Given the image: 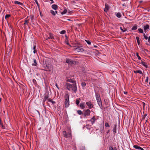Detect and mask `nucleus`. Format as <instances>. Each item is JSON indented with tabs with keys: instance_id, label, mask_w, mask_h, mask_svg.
Here are the masks:
<instances>
[{
	"instance_id": "f257e3e1",
	"label": "nucleus",
	"mask_w": 150,
	"mask_h": 150,
	"mask_svg": "<svg viewBox=\"0 0 150 150\" xmlns=\"http://www.w3.org/2000/svg\"><path fill=\"white\" fill-rule=\"evenodd\" d=\"M66 87L67 89L69 91H72L75 93L77 91V88L76 83H74L73 84H71L69 83H66Z\"/></svg>"
},
{
	"instance_id": "f03ea898",
	"label": "nucleus",
	"mask_w": 150,
	"mask_h": 150,
	"mask_svg": "<svg viewBox=\"0 0 150 150\" xmlns=\"http://www.w3.org/2000/svg\"><path fill=\"white\" fill-rule=\"evenodd\" d=\"M96 97L98 105L101 109H103V105L100 95L98 93H96Z\"/></svg>"
},
{
	"instance_id": "7ed1b4c3",
	"label": "nucleus",
	"mask_w": 150,
	"mask_h": 150,
	"mask_svg": "<svg viewBox=\"0 0 150 150\" xmlns=\"http://www.w3.org/2000/svg\"><path fill=\"white\" fill-rule=\"evenodd\" d=\"M69 105V96L68 94L66 95L65 100V106L66 108H67Z\"/></svg>"
},
{
	"instance_id": "20e7f679",
	"label": "nucleus",
	"mask_w": 150,
	"mask_h": 150,
	"mask_svg": "<svg viewBox=\"0 0 150 150\" xmlns=\"http://www.w3.org/2000/svg\"><path fill=\"white\" fill-rule=\"evenodd\" d=\"M74 50L77 52H82L84 51L81 47L78 46L74 48Z\"/></svg>"
},
{
	"instance_id": "39448f33",
	"label": "nucleus",
	"mask_w": 150,
	"mask_h": 150,
	"mask_svg": "<svg viewBox=\"0 0 150 150\" xmlns=\"http://www.w3.org/2000/svg\"><path fill=\"white\" fill-rule=\"evenodd\" d=\"M86 104L88 106V108L89 109H91L93 108L94 106V105L91 101L87 102H86Z\"/></svg>"
},
{
	"instance_id": "423d86ee",
	"label": "nucleus",
	"mask_w": 150,
	"mask_h": 150,
	"mask_svg": "<svg viewBox=\"0 0 150 150\" xmlns=\"http://www.w3.org/2000/svg\"><path fill=\"white\" fill-rule=\"evenodd\" d=\"M50 98H49V95L48 93H45L44 97V99L43 100V102H45L47 100H49Z\"/></svg>"
},
{
	"instance_id": "0eeeda50",
	"label": "nucleus",
	"mask_w": 150,
	"mask_h": 150,
	"mask_svg": "<svg viewBox=\"0 0 150 150\" xmlns=\"http://www.w3.org/2000/svg\"><path fill=\"white\" fill-rule=\"evenodd\" d=\"M91 111L90 110L88 109L85 110L84 112L83 115L84 116H89L90 115Z\"/></svg>"
},
{
	"instance_id": "6e6552de",
	"label": "nucleus",
	"mask_w": 150,
	"mask_h": 150,
	"mask_svg": "<svg viewBox=\"0 0 150 150\" xmlns=\"http://www.w3.org/2000/svg\"><path fill=\"white\" fill-rule=\"evenodd\" d=\"M45 69L44 70L46 71H50L52 70V68L49 65H46L45 66H44Z\"/></svg>"
},
{
	"instance_id": "1a4fd4ad",
	"label": "nucleus",
	"mask_w": 150,
	"mask_h": 150,
	"mask_svg": "<svg viewBox=\"0 0 150 150\" xmlns=\"http://www.w3.org/2000/svg\"><path fill=\"white\" fill-rule=\"evenodd\" d=\"M66 62L67 63L69 64H73L75 63V62L69 59H67L66 60Z\"/></svg>"
},
{
	"instance_id": "9d476101",
	"label": "nucleus",
	"mask_w": 150,
	"mask_h": 150,
	"mask_svg": "<svg viewBox=\"0 0 150 150\" xmlns=\"http://www.w3.org/2000/svg\"><path fill=\"white\" fill-rule=\"evenodd\" d=\"M141 64H142L145 68H147L148 67V66L147 65V64L145 62H144V59H142V60H141Z\"/></svg>"
},
{
	"instance_id": "9b49d317",
	"label": "nucleus",
	"mask_w": 150,
	"mask_h": 150,
	"mask_svg": "<svg viewBox=\"0 0 150 150\" xmlns=\"http://www.w3.org/2000/svg\"><path fill=\"white\" fill-rule=\"evenodd\" d=\"M63 134L64 137L66 138H67L68 137H71V133H69L68 134H67L66 132L65 131L63 132Z\"/></svg>"
},
{
	"instance_id": "f8f14e48",
	"label": "nucleus",
	"mask_w": 150,
	"mask_h": 150,
	"mask_svg": "<svg viewBox=\"0 0 150 150\" xmlns=\"http://www.w3.org/2000/svg\"><path fill=\"white\" fill-rule=\"evenodd\" d=\"M96 120V119L95 117V116H93L92 118L90 120V121H91L92 124L94 123L95 120Z\"/></svg>"
},
{
	"instance_id": "ddd939ff",
	"label": "nucleus",
	"mask_w": 150,
	"mask_h": 150,
	"mask_svg": "<svg viewBox=\"0 0 150 150\" xmlns=\"http://www.w3.org/2000/svg\"><path fill=\"white\" fill-rule=\"evenodd\" d=\"M49 35H50V37L46 38V40H47V39H54V36L53 35V34L52 33H50Z\"/></svg>"
},
{
	"instance_id": "4468645a",
	"label": "nucleus",
	"mask_w": 150,
	"mask_h": 150,
	"mask_svg": "<svg viewBox=\"0 0 150 150\" xmlns=\"http://www.w3.org/2000/svg\"><path fill=\"white\" fill-rule=\"evenodd\" d=\"M84 104V103H81L80 104L79 107L81 108V109H83L84 108L85 106Z\"/></svg>"
},
{
	"instance_id": "2eb2a0df",
	"label": "nucleus",
	"mask_w": 150,
	"mask_h": 150,
	"mask_svg": "<svg viewBox=\"0 0 150 150\" xmlns=\"http://www.w3.org/2000/svg\"><path fill=\"white\" fill-rule=\"evenodd\" d=\"M52 8L55 10H57V6L56 4H53L52 6Z\"/></svg>"
},
{
	"instance_id": "dca6fc26",
	"label": "nucleus",
	"mask_w": 150,
	"mask_h": 150,
	"mask_svg": "<svg viewBox=\"0 0 150 150\" xmlns=\"http://www.w3.org/2000/svg\"><path fill=\"white\" fill-rule=\"evenodd\" d=\"M116 126L117 125H115L113 129V131L114 134H115L116 132Z\"/></svg>"
},
{
	"instance_id": "f3484780",
	"label": "nucleus",
	"mask_w": 150,
	"mask_h": 150,
	"mask_svg": "<svg viewBox=\"0 0 150 150\" xmlns=\"http://www.w3.org/2000/svg\"><path fill=\"white\" fill-rule=\"evenodd\" d=\"M67 82H71V83H73V84L74 83H76V82L75 81H74V80H72V79H68L67 80Z\"/></svg>"
},
{
	"instance_id": "a211bd4d",
	"label": "nucleus",
	"mask_w": 150,
	"mask_h": 150,
	"mask_svg": "<svg viewBox=\"0 0 150 150\" xmlns=\"http://www.w3.org/2000/svg\"><path fill=\"white\" fill-rule=\"evenodd\" d=\"M105 7L104 8V11L105 12H107L108 10L109 9V7L107 4H105Z\"/></svg>"
},
{
	"instance_id": "6ab92c4d",
	"label": "nucleus",
	"mask_w": 150,
	"mask_h": 150,
	"mask_svg": "<svg viewBox=\"0 0 150 150\" xmlns=\"http://www.w3.org/2000/svg\"><path fill=\"white\" fill-rule=\"evenodd\" d=\"M134 147V148L136 149H138L141 150L142 148L141 147L137 146V145H135L133 146Z\"/></svg>"
},
{
	"instance_id": "aec40b11",
	"label": "nucleus",
	"mask_w": 150,
	"mask_h": 150,
	"mask_svg": "<svg viewBox=\"0 0 150 150\" xmlns=\"http://www.w3.org/2000/svg\"><path fill=\"white\" fill-rule=\"evenodd\" d=\"M14 4H17L19 5L20 6H22L23 5V4L22 3H21L20 2L18 1H15L14 2Z\"/></svg>"
},
{
	"instance_id": "412c9836",
	"label": "nucleus",
	"mask_w": 150,
	"mask_h": 150,
	"mask_svg": "<svg viewBox=\"0 0 150 150\" xmlns=\"http://www.w3.org/2000/svg\"><path fill=\"white\" fill-rule=\"evenodd\" d=\"M134 72L135 73H139L140 74H143V73H142V71L141 70H139L134 71Z\"/></svg>"
},
{
	"instance_id": "4be33fe9",
	"label": "nucleus",
	"mask_w": 150,
	"mask_h": 150,
	"mask_svg": "<svg viewBox=\"0 0 150 150\" xmlns=\"http://www.w3.org/2000/svg\"><path fill=\"white\" fill-rule=\"evenodd\" d=\"M136 38L137 40V43L138 45H139L140 43L139 38L138 37H136Z\"/></svg>"
},
{
	"instance_id": "5701e85b",
	"label": "nucleus",
	"mask_w": 150,
	"mask_h": 150,
	"mask_svg": "<svg viewBox=\"0 0 150 150\" xmlns=\"http://www.w3.org/2000/svg\"><path fill=\"white\" fill-rule=\"evenodd\" d=\"M33 61H34V63L33 64H32V65L34 66H36L37 64L36 61V59H33Z\"/></svg>"
},
{
	"instance_id": "b1692460",
	"label": "nucleus",
	"mask_w": 150,
	"mask_h": 150,
	"mask_svg": "<svg viewBox=\"0 0 150 150\" xmlns=\"http://www.w3.org/2000/svg\"><path fill=\"white\" fill-rule=\"evenodd\" d=\"M67 9H65V10H64V11H62L61 13V14L62 15L66 13H67Z\"/></svg>"
},
{
	"instance_id": "393cba45",
	"label": "nucleus",
	"mask_w": 150,
	"mask_h": 150,
	"mask_svg": "<svg viewBox=\"0 0 150 150\" xmlns=\"http://www.w3.org/2000/svg\"><path fill=\"white\" fill-rule=\"evenodd\" d=\"M116 16L118 18H120L121 16V14L120 13H118L116 14Z\"/></svg>"
},
{
	"instance_id": "a878e982",
	"label": "nucleus",
	"mask_w": 150,
	"mask_h": 150,
	"mask_svg": "<svg viewBox=\"0 0 150 150\" xmlns=\"http://www.w3.org/2000/svg\"><path fill=\"white\" fill-rule=\"evenodd\" d=\"M48 101L51 103L53 104H54L55 103V102L53 100H52L50 99H49Z\"/></svg>"
},
{
	"instance_id": "bb28decb",
	"label": "nucleus",
	"mask_w": 150,
	"mask_h": 150,
	"mask_svg": "<svg viewBox=\"0 0 150 150\" xmlns=\"http://www.w3.org/2000/svg\"><path fill=\"white\" fill-rule=\"evenodd\" d=\"M50 13L53 16H55L56 14V13H55V12L53 10H51L50 11Z\"/></svg>"
},
{
	"instance_id": "cd10ccee",
	"label": "nucleus",
	"mask_w": 150,
	"mask_h": 150,
	"mask_svg": "<svg viewBox=\"0 0 150 150\" xmlns=\"http://www.w3.org/2000/svg\"><path fill=\"white\" fill-rule=\"evenodd\" d=\"M82 87H84L86 86V84L85 82H82L81 84Z\"/></svg>"
},
{
	"instance_id": "c85d7f7f",
	"label": "nucleus",
	"mask_w": 150,
	"mask_h": 150,
	"mask_svg": "<svg viewBox=\"0 0 150 150\" xmlns=\"http://www.w3.org/2000/svg\"><path fill=\"white\" fill-rule=\"evenodd\" d=\"M66 33V31L65 30H63L62 31H61L60 32V33L61 34H65Z\"/></svg>"
},
{
	"instance_id": "c756f323",
	"label": "nucleus",
	"mask_w": 150,
	"mask_h": 150,
	"mask_svg": "<svg viewBox=\"0 0 150 150\" xmlns=\"http://www.w3.org/2000/svg\"><path fill=\"white\" fill-rule=\"evenodd\" d=\"M136 55L137 56V57L138 58V59L140 60L141 59V58L139 56L138 53H136Z\"/></svg>"
},
{
	"instance_id": "7c9ffc66",
	"label": "nucleus",
	"mask_w": 150,
	"mask_h": 150,
	"mask_svg": "<svg viewBox=\"0 0 150 150\" xmlns=\"http://www.w3.org/2000/svg\"><path fill=\"white\" fill-rule=\"evenodd\" d=\"M79 115H81L82 114V112L81 110H78L77 111Z\"/></svg>"
},
{
	"instance_id": "2f4dec72",
	"label": "nucleus",
	"mask_w": 150,
	"mask_h": 150,
	"mask_svg": "<svg viewBox=\"0 0 150 150\" xmlns=\"http://www.w3.org/2000/svg\"><path fill=\"white\" fill-rule=\"evenodd\" d=\"M105 126L107 127H110V125H109L108 123L107 122H106L105 123Z\"/></svg>"
},
{
	"instance_id": "473e14b6",
	"label": "nucleus",
	"mask_w": 150,
	"mask_h": 150,
	"mask_svg": "<svg viewBox=\"0 0 150 150\" xmlns=\"http://www.w3.org/2000/svg\"><path fill=\"white\" fill-rule=\"evenodd\" d=\"M149 25L148 24H146L144 26V28H149Z\"/></svg>"
},
{
	"instance_id": "72a5a7b5",
	"label": "nucleus",
	"mask_w": 150,
	"mask_h": 150,
	"mask_svg": "<svg viewBox=\"0 0 150 150\" xmlns=\"http://www.w3.org/2000/svg\"><path fill=\"white\" fill-rule=\"evenodd\" d=\"M28 20L26 19L25 20V23L24 24V25H25L28 24Z\"/></svg>"
},
{
	"instance_id": "f704fd0d",
	"label": "nucleus",
	"mask_w": 150,
	"mask_h": 150,
	"mask_svg": "<svg viewBox=\"0 0 150 150\" xmlns=\"http://www.w3.org/2000/svg\"><path fill=\"white\" fill-rule=\"evenodd\" d=\"M139 32L142 33H143V30L142 29H139Z\"/></svg>"
},
{
	"instance_id": "c9c22d12",
	"label": "nucleus",
	"mask_w": 150,
	"mask_h": 150,
	"mask_svg": "<svg viewBox=\"0 0 150 150\" xmlns=\"http://www.w3.org/2000/svg\"><path fill=\"white\" fill-rule=\"evenodd\" d=\"M76 105H78L79 104V100L77 99H76Z\"/></svg>"
},
{
	"instance_id": "e433bc0d",
	"label": "nucleus",
	"mask_w": 150,
	"mask_h": 150,
	"mask_svg": "<svg viewBox=\"0 0 150 150\" xmlns=\"http://www.w3.org/2000/svg\"><path fill=\"white\" fill-rule=\"evenodd\" d=\"M10 16V15H9V14L6 15L5 16V18L6 19H7V18H8Z\"/></svg>"
},
{
	"instance_id": "4c0bfd02",
	"label": "nucleus",
	"mask_w": 150,
	"mask_h": 150,
	"mask_svg": "<svg viewBox=\"0 0 150 150\" xmlns=\"http://www.w3.org/2000/svg\"><path fill=\"white\" fill-rule=\"evenodd\" d=\"M85 41L87 43V44H88V45H90L91 44V42L87 40H86Z\"/></svg>"
},
{
	"instance_id": "58836bf2",
	"label": "nucleus",
	"mask_w": 150,
	"mask_h": 150,
	"mask_svg": "<svg viewBox=\"0 0 150 150\" xmlns=\"http://www.w3.org/2000/svg\"><path fill=\"white\" fill-rule=\"evenodd\" d=\"M120 29L123 32H125L127 30L126 29Z\"/></svg>"
},
{
	"instance_id": "ea45409f",
	"label": "nucleus",
	"mask_w": 150,
	"mask_h": 150,
	"mask_svg": "<svg viewBox=\"0 0 150 150\" xmlns=\"http://www.w3.org/2000/svg\"><path fill=\"white\" fill-rule=\"evenodd\" d=\"M100 132H101V133H104V130H103V128H102L100 129Z\"/></svg>"
},
{
	"instance_id": "a19ab883",
	"label": "nucleus",
	"mask_w": 150,
	"mask_h": 150,
	"mask_svg": "<svg viewBox=\"0 0 150 150\" xmlns=\"http://www.w3.org/2000/svg\"><path fill=\"white\" fill-rule=\"evenodd\" d=\"M144 38L146 40H147L148 39V37H147L146 36L145 34H144Z\"/></svg>"
},
{
	"instance_id": "79ce46f5",
	"label": "nucleus",
	"mask_w": 150,
	"mask_h": 150,
	"mask_svg": "<svg viewBox=\"0 0 150 150\" xmlns=\"http://www.w3.org/2000/svg\"><path fill=\"white\" fill-rule=\"evenodd\" d=\"M109 150H114V149L112 147L110 146L109 147Z\"/></svg>"
},
{
	"instance_id": "37998d69",
	"label": "nucleus",
	"mask_w": 150,
	"mask_h": 150,
	"mask_svg": "<svg viewBox=\"0 0 150 150\" xmlns=\"http://www.w3.org/2000/svg\"><path fill=\"white\" fill-rule=\"evenodd\" d=\"M0 125H1L3 129H4V126L3 125V124H2V123L1 122H0Z\"/></svg>"
},
{
	"instance_id": "c03bdc74",
	"label": "nucleus",
	"mask_w": 150,
	"mask_h": 150,
	"mask_svg": "<svg viewBox=\"0 0 150 150\" xmlns=\"http://www.w3.org/2000/svg\"><path fill=\"white\" fill-rule=\"evenodd\" d=\"M137 28V25H135L134 26H133L132 28Z\"/></svg>"
},
{
	"instance_id": "a18cd8bd",
	"label": "nucleus",
	"mask_w": 150,
	"mask_h": 150,
	"mask_svg": "<svg viewBox=\"0 0 150 150\" xmlns=\"http://www.w3.org/2000/svg\"><path fill=\"white\" fill-rule=\"evenodd\" d=\"M34 1H35V2H36V4H37V5L38 6L39 4H38V3L37 0H34Z\"/></svg>"
},
{
	"instance_id": "49530a36",
	"label": "nucleus",
	"mask_w": 150,
	"mask_h": 150,
	"mask_svg": "<svg viewBox=\"0 0 150 150\" xmlns=\"http://www.w3.org/2000/svg\"><path fill=\"white\" fill-rule=\"evenodd\" d=\"M148 77H146V81L147 82H148Z\"/></svg>"
},
{
	"instance_id": "de8ad7c7",
	"label": "nucleus",
	"mask_w": 150,
	"mask_h": 150,
	"mask_svg": "<svg viewBox=\"0 0 150 150\" xmlns=\"http://www.w3.org/2000/svg\"><path fill=\"white\" fill-rule=\"evenodd\" d=\"M71 12L69 10L68 11V13H69V15L71 14Z\"/></svg>"
},
{
	"instance_id": "09e8293b",
	"label": "nucleus",
	"mask_w": 150,
	"mask_h": 150,
	"mask_svg": "<svg viewBox=\"0 0 150 150\" xmlns=\"http://www.w3.org/2000/svg\"><path fill=\"white\" fill-rule=\"evenodd\" d=\"M36 52H37V51H36V50H34V51H33V52L34 54H35V53Z\"/></svg>"
},
{
	"instance_id": "8fccbe9b",
	"label": "nucleus",
	"mask_w": 150,
	"mask_h": 150,
	"mask_svg": "<svg viewBox=\"0 0 150 150\" xmlns=\"http://www.w3.org/2000/svg\"><path fill=\"white\" fill-rule=\"evenodd\" d=\"M35 48H36V46L35 45H34L33 46V50H35Z\"/></svg>"
},
{
	"instance_id": "3c124183",
	"label": "nucleus",
	"mask_w": 150,
	"mask_h": 150,
	"mask_svg": "<svg viewBox=\"0 0 150 150\" xmlns=\"http://www.w3.org/2000/svg\"><path fill=\"white\" fill-rule=\"evenodd\" d=\"M55 86H56V87L58 88V89H59V88L58 87V85L57 83L55 84Z\"/></svg>"
},
{
	"instance_id": "603ef678",
	"label": "nucleus",
	"mask_w": 150,
	"mask_h": 150,
	"mask_svg": "<svg viewBox=\"0 0 150 150\" xmlns=\"http://www.w3.org/2000/svg\"><path fill=\"white\" fill-rule=\"evenodd\" d=\"M148 41L149 42H150V36H149V39H148Z\"/></svg>"
},
{
	"instance_id": "864d4df0",
	"label": "nucleus",
	"mask_w": 150,
	"mask_h": 150,
	"mask_svg": "<svg viewBox=\"0 0 150 150\" xmlns=\"http://www.w3.org/2000/svg\"><path fill=\"white\" fill-rule=\"evenodd\" d=\"M33 82L34 83L35 82H36V80H35V79H33Z\"/></svg>"
},
{
	"instance_id": "5fc2aeb1",
	"label": "nucleus",
	"mask_w": 150,
	"mask_h": 150,
	"mask_svg": "<svg viewBox=\"0 0 150 150\" xmlns=\"http://www.w3.org/2000/svg\"><path fill=\"white\" fill-rule=\"evenodd\" d=\"M31 18L32 21L33 20V18L32 16H31Z\"/></svg>"
},
{
	"instance_id": "6e6d98bb",
	"label": "nucleus",
	"mask_w": 150,
	"mask_h": 150,
	"mask_svg": "<svg viewBox=\"0 0 150 150\" xmlns=\"http://www.w3.org/2000/svg\"><path fill=\"white\" fill-rule=\"evenodd\" d=\"M110 132V130H108L107 132V134H108Z\"/></svg>"
},
{
	"instance_id": "4d7b16f0",
	"label": "nucleus",
	"mask_w": 150,
	"mask_h": 150,
	"mask_svg": "<svg viewBox=\"0 0 150 150\" xmlns=\"http://www.w3.org/2000/svg\"><path fill=\"white\" fill-rule=\"evenodd\" d=\"M51 1L52 2H51V4H52L54 3V1H53V0Z\"/></svg>"
},
{
	"instance_id": "13d9d810",
	"label": "nucleus",
	"mask_w": 150,
	"mask_h": 150,
	"mask_svg": "<svg viewBox=\"0 0 150 150\" xmlns=\"http://www.w3.org/2000/svg\"><path fill=\"white\" fill-rule=\"evenodd\" d=\"M124 93L125 94H126L127 93V92H124Z\"/></svg>"
},
{
	"instance_id": "bf43d9fd",
	"label": "nucleus",
	"mask_w": 150,
	"mask_h": 150,
	"mask_svg": "<svg viewBox=\"0 0 150 150\" xmlns=\"http://www.w3.org/2000/svg\"><path fill=\"white\" fill-rule=\"evenodd\" d=\"M55 12V13H56V14L57 13V11H54Z\"/></svg>"
},
{
	"instance_id": "052dcab7",
	"label": "nucleus",
	"mask_w": 150,
	"mask_h": 150,
	"mask_svg": "<svg viewBox=\"0 0 150 150\" xmlns=\"http://www.w3.org/2000/svg\"><path fill=\"white\" fill-rule=\"evenodd\" d=\"M135 29V28H134V29H132L133 30H135L136 29Z\"/></svg>"
},
{
	"instance_id": "680f3d73",
	"label": "nucleus",
	"mask_w": 150,
	"mask_h": 150,
	"mask_svg": "<svg viewBox=\"0 0 150 150\" xmlns=\"http://www.w3.org/2000/svg\"><path fill=\"white\" fill-rule=\"evenodd\" d=\"M1 98H0V102H1Z\"/></svg>"
},
{
	"instance_id": "e2e57ef3",
	"label": "nucleus",
	"mask_w": 150,
	"mask_h": 150,
	"mask_svg": "<svg viewBox=\"0 0 150 150\" xmlns=\"http://www.w3.org/2000/svg\"><path fill=\"white\" fill-rule=\"evenodd\" d=\"M141 150H144L143 149V148H142V149H141Z\"/></svg>"
},
{
	"instance_id": "0e129e2a",
	"label": "nucleus",
	"mask_w": 150,
	"mask_h": 150,
	"mask_svg": "<svg viewBox=\"0 0 150 150\" xmlns=\"http://www.w3.org/2000/svg\"><path fill=\"white\" fill-rule=\"evenodd\" d=\"M42 103H43V105H44V103H43V102H42Z\"/></svg>"
},
{
	"instance_id": "69168bd1",
	"label": "nucleus",
	"mask_w": 150,
	"mask_h": 150,
	"mask_svg": "<svg viewBox=\"0 0 150 150\" xmlns=\"http://www.w3.org/2000/svg\"><path fill=\"white\" fill-rule=\"evenodd\" d=\"M145 30H146V29H147V28H146V29H144Z\"/></svg>"
},
{
	"instance_id": "338daca9",
	"label": "nucleus",
	"mask_w": 150,
	"mask_h": 150,
	"mask_svg": "<svg viewBox=\"0 0 150 150\" xmlns=\"http://www.w3.org/2000/svg\"><path fill=\"white\" fill-rule=\"evenodd\" d=\"M94 47H97V46H94Z\"/></svg>"
},
{
	"instance_id": "774afa93",
	"label": "nucleus",
	"mask_w": 150,
	"mask_h": 150,
	"mask_svg": "<svg viewBox=\"0 0 150 150\" xmlns=\"http://www.w3.org/2000/svg\"><path fill=\"white\" fill-rule=\"evenodd\" d=\"M149 84L150 85V81L149 82Z\"/></svg>"
}]
</instances>
